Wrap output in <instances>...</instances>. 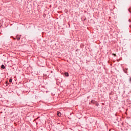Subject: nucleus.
<instances>
[{"instance_id": "nucleus-1", "label": "nucleus", "mask_w": 131, "mask_h": 131, "mask_svg": "<svg viewBox=\"0 0 131 131\" xmlns=\"http://www.w3.org/2000/svg\"><path fill=\"white\" fill-rule=\"evenodd\" d=\"M57 116L60 117V116H61V114L60 112H57Z\"/></svg>"}, {"instance_id": "nucleus-2", "label": "nucleus", "mask_w": 131, "mask_h": 131, "mask_svg": "<svg viewBox=\"0 0 131 131\" xmlns=\"http://www.w3.org/2000/svg\"><path fill=\"white\" fill-rule=\"evenodd\" d=\"M128 69H125L123 70L124 72L127 74Z\"/></svg>"}, {"instance_id": "nucleus-3", "label": "nucleus", "mask_w": 131, "mask_h": 131, "mask_svg": "<svg viewBox=\"0 0 131 131\" xmlns=\"http://www.w3.org/2000/svg\"><path fill=\"white\" fill-rule=\"evenodd\" d=\"M1 68H2V69H5V68H6V67H5V65L2 64L1 66Z\"/></svg>"}, {"instance_id": "nucleus-4", "label": "nucleus", "mask_w": 131, "mask_h": 131, "mask_svg": "<svg viewBox=\"0 0 131 131\" xmlns=\"http://www.w3.org/2000/svg\"><path fill=\"white\" fill-rule=\"evenodd\" d=\"M64 75H66V76H69V74H68V72H66V73H64Z\"/></svg>"}, {"instance_id": "nucleus-5", "label": "nucleus", "mask_w": 131, "mask_h": 131, "mask_svg": "<svg viewBox=\"0 0 131 131\" xmlns=\"http://www.w3.org/2000/svg\"><path fill=\"white\" fill-rule=\"evenodd\" d=\"M20 37H16L17 40H20Z\"/></svg>"}, {"instance_id": "nucleus-6", "label": "nucleus", "mask_w": 131, "mask_h": 131, "mask_svg": "<svg viewBox=\"0 0 131 131\" xmlns=\"http://www.w3.org/2000/svg\"><path fill=\"white\" fill-rule=\"evenodd\" d=\"M12 80H13V79H12V78H10L9 79V82H12Z\"/></svg>"}, {"instance_id": "nucleus-7", "label": "nucleus", "mask_w": 131, "mask_h": 131, "mask_svg": "<svg viewBox=\"0 0 131 131\" xmlns=\"http://www.w3.org/2000/svg\"><path fill=\"white\" fill-rule=\"evenodd\" d=\"M91 102L94 103H96V101H94V100H92V101H91Z\"/></svg>"}, {"instance_id": "nucleus-8", "label": "nucleus", "mask_w": 131, "mask_h": 131, "mask_svg": "<svg viewBox=\"0 0 131 131\" xmlns=\"http://www.w3.org/2000/svg\"><path fill=\"white\" fill-rule=\"evenodd\" d=\"M113 55L115 57H116V54H113Z\"/></svg>"}, {"instance_id": "nucleus-9", "label": "nucleus", "mask_w": 131, "mask_h": 131, "mask_svg": "<svg viewBox=\"0 0 131 131\" xmlns=\"http://www.w3.org/2000/svg\"><path fill=\"white\" fill-rule=\"evenodd\" d=\"M99 105V103H96V105L98 106Z\"/></svg>"}, {"instance_id": "nucleus-10", "label": "nucleus", "mask_w": 131, "mask_h": 131, "mask_svg": "<svg viewBox=\"0 0 131 131\" xmlns=\"http://www.w3.org/2000/svg\"><path fill=\"white\" fill-rule=\"evenodd\" d=\"M78 51V49H77L76 50V52H77Z\"/></svg>"}, {"instance_id": "nucleus-11", "label": "nucleus", "mask_w": 131, "mask_h": 131, "mask_svg": "<svg viewBox=\"0 0 131 131\" xmlns=\"http://www.w3.org/2000/svg\"><path fill=\"white\" fill-rule=\"evenodd\" d=\"M6 83H8V81H6Z\"/></svg>"}]
</instances>
